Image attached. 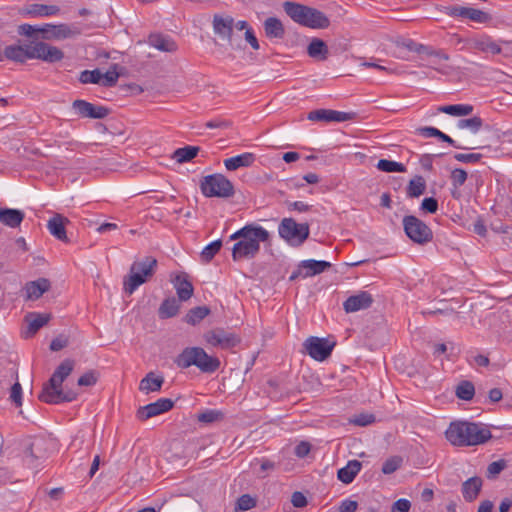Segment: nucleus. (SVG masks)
Returning a JSON list of instances; mask_svg holds the SVG:
<instances>
[{
	"instance_id": "nucleus-51",
	"label": "nucleus",
	"mask_w": 512,
	"mask_h": 512,
	"mask_svg": "<svg viewBox=\"0 0 512 512\" xmlns=\"http://www.w3.org/2000/svg\"><path fill=\"white\" fill-rule=\"evenodd\" d=\"M402 463L401 456H391L384 461L381 471L386 475L392 474L401 467Z\"/></svg>"
},
{
	"instance_id": "nucleus-50",
	"label": "nucleus",
	"mask_w": 512,
	"mask_h": 512,
	"mask_svg": "<svg viewBox=\"0 0 512 512\" xmlns=\"http://www.w3.org/2000/svg\"><path fill=\"white\" fill-rule=\"evenodd\" d=\"M102 80V73L99 69L84 70L80 73L79 81L83 84H99Z\"/></svg>"
},
{
	"instance_id": "nucleus-31",
	"label": "nucleus",
	"mask_w": 512,
	"mask_h": 512,
	"mask_svg": "<svg viewBox=\"0 0 512 512\" xmlns=\"http://www.w3.org/2000/svg\"><path fill=\"white\" fill-rule=\"evenodd\" d=\"M50 320L49 314L41 313H29L25 317V321L28 323L27 336L34 335L39 329L45 326Z\"/></svg>"
},
{
	"instance_id": "nucleus-59",
	"label": "nucleus",
	"mask_w": 512,
	"mask_h": 512,
	"mask_svg": "<svg viewBox=\"0 0 512 512\" xmlns=\"http://www.w3.org/2000/svg\"><path fill=\"white\" fill-rule=\"evenodd\" d=\"M10 399L16 406L22 405V387L18 381L11 387Z\"/></svg>"
},
{
	"instance_id": "nucleus-46",
	"label": "nucleus",
	"mask_w": 512,
	"mask_h": 512,
	"mask_svg": "<svg viewBox=\"0 0 512 512\" xmlns=\"http://www.w3.org/2000/svg\"><path fill=\"white\" fill-rule=\"evenodd\" d=\"M502 52L501 40L495 41L490 36H482V53L498 55Z\"/></svg>"
},
{
	"instance_id": "nucleus-17",
	"label": "nucleus",
	"mask_w": 512,
	"mask_h": 512,
	"mask_svg": "<svg viewBox=\"0 0 512 512\" xmlns=\"http://www.w3.org/2000/svg\"><path fill=\"white\" fill-rule=\"evenodd\" d=\"M2 55L9 60L24 63L28 59H34V44L25 43L23 45L7 46Z\"/></svg>"
},
{
	"instance_id": "nucleus-45",
	"label": "nucleus",
	"mask_w": 512,
	"mask_h": 512,
	"mask_svg": "<svg viewBox=\"0 0 512 512\" xmlns=\"http://www.w3.org/2000/svg\"><path fill=\"white\" fill-rule=\"evenodd\" d=\"M221 247H222L221 239H216V240L212 241L211 243H209L208 245H206L203 248V250L201 252V259L206 263L210 262L215 257V255L219 252Z\"/></svg>"
},
{
	"instance_id": "nucleus-54",
	"label": "nucleus",
	"mask_w": 512,
	"mask_h": 512,
	"mask_svg": "<svg viewBox=\"0 0 512 512\" xmlns=\"http://www.w3.org/2000/svg\"><path fill=\"white\" fill-rule=\"evenodd\" d=\"M117 64H114L110 70H108L106 73L102 74V80L101 85L104 87H113L116 85L119 73L116 71Z\"/></svg>"
},
{
	"instance_id": "nucleus-63",
	"label": "nucleus",
	"mask_w": 512,
	"mask_h": 512,
	"mask_svg": "<svg viewBox=\"0 0 512 512\" xmlns=\"http://www.w3.org/2000/svg\"><path fill=\"white\" fill-rule=\"evenodd\" d=\"M421 209L428 213H435L438 209V202L433 197L424 198L421 203Z\"/></svg>"
},
{
	"instance_id": "nucleus-42",
	"label": "nucleus",
	"mask_w": 512,
	"mask_h": 512,
	"mask_svg": "<svg viewBox=\"0 0 512 512\" xmlns=\"http://www.w3.org/2000/svg\"><path fill=\"white\" fill-rule=\"evenodd\" d=\"M426 183L422 176H415L413 179L410 180L408 186H407V196L410 198H416L422 195L425 191Z\"/></svg>"
},
{
	"instance_id": "nucleus-11",
	"label": "nucleus",
	"mask_w": 512,
	"mask_h": 512,
	"mask_svg": "<svg viewBox=\"0 0 512 512\" xmlns=\"http://www.w3.org/2000/svg\"><path fill=\"white\" fill-rule=\"evenodd\" d=\"M505 138H508L507 133H500L499 130L490 126L482 128V157H488L491 154H497L500 146Z\"/></svg>"
},
{
	"instance_id": "nucleus-33",
	"label": "nucleus",
	"mask_w": 512,
	"mask_h": 512,
	"mask_svg": "<svg viewBox=\"0 0 512 512\" xmlns=\"http://www.w3.org/2000/svg\"><path fill=\"white\" fill-rule=\"evenodd\" d=\"M149 44L164 52H174L177 50L176 43L169 36L162 34H151Z\"/></svg>"
},
{
	"instance_id": "nucleus-64",
	"label": "nucleus",
	"mask_w": 512,
	"mask_h": 512,
	"mask_svg": "<svg viewBox=\"0 0 512 512\" xmlns=\"http://www.w3.org/2000/svg\"><path fill=\"white\" fill-rule=\"evenodd\" d=\"M410 508L411 502L405 498H401L393 503L391 512H408Z\"/></svg>"
},
{
	"instance_id": "nucleus-32",
	"label": "nucleus",
	"mask_w": 512,
	"mask_h": 512,
	"mask_svg": "<svg viewBox=\"0 0 512 512\" xmlns=\"http://www.w3.org/2000/svg\"><path fill=\"white\" fill-rule=\"evenodd\" d=\"M307 53L311 58L326 60L329 55L327 44L319 38H313L307 47Z\"/></svg>"
},
{
	"instance_id": "nucleus-36",
	"label": "nucleus",
	"mask_w": 512,
	"mask_h": 512,
	"mask_svg": "<svg viewBox=\"0 0 512 512\" xmlns=\"http://www.w3.org/2000/svg\"><path fill=\"white\" fill-rule=\"evenodd\" d=\"M480 493V478L471 477L462 484V494L466 501L475 500Z\"/></svg>"
},
{
	"instance_id": "nucleus-21",
	"label": "nucleus",
	"mask_w": 512,
	"mask_h": 512,
	"mask_svg": "<svg viewBox=\"0 0 512 512\" xmlns=\"http://www.w3.org/2000/svg\"><path fill=\"white\" fill-rule=\"evenodd\" d=\"M445 13L453 18L460 20H470L476 23L480 22V9L461 5H450L445 7Z\"/></svg>"
},
{
	"instance_id": "nucleus-38",
	"label": "nucleus",
	"mask_w": 512,
	"mask_h": 512,
	"mask_svg": "<svg viewBox=\"0 0 512 512\" xmlns=\"http://www.w3.org/2000/svg\"><path fill=\"white\" fill-rule=\"evenodd\" d=\"M180 305L178 300L173 298L165 299L159 307L158 313L161 319H167L177 315Z\"/></svg>"
},
{
	"instance_id": "nucleus-30",
	"label": "nucleus",
	"mask_w": 512,
	"mask_h": 512,
	"mask_svg": "<svg viewBox=\"0 0 512 512\" xmlns=\"http://www.w3.org/2000/svg\"><path fill=\"white\" fill-rule=\"evenodd\" d=\"M265 35L269 39H282L285 36V28L280 19L268 17L263 23Z\"/></svg>"
},
{
	"instance_id": "nucleus-19",
	"label": "nucleus",
	"mask_w": 512,
	"mask_h": 512,
	"mask_svg": "<svg viewBox=\"0 0 512 512\" xmlns=\"http://www.w3.org/2000/svg\"><path fill=\"white\" fill-rule=\"evenodd\" d=\"M195 366L203 373H214L221 365L217 357L210 356L201 347H195Z\"/></svg>"
},
{
	"instance_id": "nucleus-7",
	"label": "nucleus",
	"mask_w": 512,
	"mask_h": 512,
	"mask_svg": "<svg viewBox=\"0 0 512 512\" xmlns=\"http://www.w3.org/2000/svg\"><path fill=\"white\" fill-rule=\"evenodd\" d=\"M205 343L214 348L231 349L240 343V338L222 328L209 330L203 335Z\"/></svg>"
},
{
	"instance_id": "nucleus-57",
	"label": "nucleus",
	"mask_w": 512,
	"mask_h": 512,
	"mask_svg": "<svg viewBox=\"0 0 512 512\" xmlns=\"http://www.w3.org/2000/svg\"><path fill=\"white\" fill-rule=\"evenodd\" d=\"M376 420L375 415L368 414V413H361L359 415H356L352 420L351 423H353L356 426L365 427L372 423H374Z\"/></svg>"
},
{
	"instance_id": "nucleus-47",
	"label": "nucleus",
	"mask_w": 512,
	"mask_h": 512,
	"mask_svg": "<svg viewBox=\"0 0 512 512\" xmlns=\"http://www.w3.org/2000/svg\"><path fill=\"white\" fill-rule=\"evenodd\" d=\"M456 396L462 400H471L475 394L474 385L469 381H462L456 387L455 391Z\"/></svg>"
},
{
	"instance_id": "nucleus-9",
	"label": "nucleus",
	"mask_w": 512,
	"mask_h": 512,
	"mask_svg": "<svg viewBox=\"0 0 512 512\" xmlns=\"http://www.w3.org/2000/svg\"><path fill=\"white\" fill-rule=\"evenodd\" d=\"M212 26L214 33L226 40L232 48H240V41L234 37V19L231 16L215 14Z\"/></svg>"
},
{
	"instance_id": "nucleus-27",
	"label": "nucleus",
	"mask_w": 512,
	"mask_h": 512,
	"mask_svg": "<svg viewBox=\"0 0 512 512\" xmlns=\"http://www.w3.org/2000/svg\"><path fill=\"white\" fill-rule=\"evenodd\" d=\"M29 221H44L46 224H71V220L62 214L52 211H38L28 218Z\"/></svg>"
},
{
	"instance_id": "nucleus-28",
	"label": "nucleus",
	"mask_w": 512,
	"mask_h": 512,
	"mask_svg": "<svg viewBox=\"0 0 512 512\" xmlns=\"http://www.w3.org/2000/svg\"><path fill=\"white\" fill-rule=\"evenodd\" d=\"M362 463L358 460H350L347 465L337 472L338 479L344 484H350L360 472Z\"/></svg>"
},
{
	"instance_id": "nucleus-18",
	"label": "nucleus",
	"mask_w": 512,
	"mask_h": 512,
	"mask_svg": "<svg viewBox=\"0 0 512 512\" xmlns=\"http://www.w3.org/2000/svg\"><path fill=\"white\" fill-rule=\"evenodd\" d=\"M372 303V295L367 291H361L358 294L349 296L343 303V309L346 313H354L369 308Z\"/></svg>"
},
{
	"instance_id": "nucleus-29",
	"label": "nucleus",
	"mask_w": 512,
	"mask_h": 512,
	"mask_svg": "<svg viewBox=\"0 0 512 512\" xmlns=\"http://www.w3.org/2000/svg\"><path fill=\"white\" fill-rule=\"evenodd\" d=\"M256 160L253 153L246 152L224 160V165L227 170L235 171L241 167H249Z\"/></svg>"
},
{
	"instance_id": "nucleus-55",
	"label": "nucleus",
	"mask_w": 512,
	"mask_h": 512,
	"mask_svg": "<svg viewBox=\"0 0 512 512\" xmlns=\"http://www.w3.org/2000/svg\"><path fill=\"white\" fill-rule=\"evenodd\" d=\"M257 504L256 498L249 494L241 495L236 502V509L247 511L254 508Z\"/></svg>"
},
{
	"instance_id": "nucleus-56",
	"label": "nucleus",
	"mask_w": 512,
	"mask_h": 512,
	"mask_svg": "<svg viewBox=\"0 0 512 512\" xmlns=\"http://www.w3.org/2000/svg\"><path fill=\"white\" fill-rule=\"evenodd\" d=\"M74 368V361L71 359H65L60 363V365L55 369L54 373L58 375L62 379H66Z\"/></svg>"
},
{
	"instance_id": "nucleus-6",
	"label": "nucleus",
	"mask_w": 512,
	"mask_h": 512,
	"mask_svg": "<svg viewBox=\"0 0 512 512\" xmlns=\"http://www.w3.org/2000/svg\"><path fill=\"white\" fill-rule=\"evenodd\" d=\"M200 188L206 197L228 198L234 194L233 184L222 174L203 177Z\"/></svg>"
},
{
	"instance_id": "nucleus-26",
	"label": "nucleus",
	"mask_w": 512,
	"mask_h": 512,
	"mask_svg": "<svg viewBox=\"0 0 512 512\" xmlns=\"http://www.w3.org/2000/svg\"><path fill=\"white\" fill-rule=\"evenodd\" d=\"M50 288V282L46 278H39L35 281L28 282L25 285L27 299L35 300L40 298Z\"/></svg>"
},
{
	"instance_id": "nucleus-13",
	"label": "nucleus",
	"mask_w": 512,
	"mask_h": 512,
	"mask_svg": "<svg viewBox=\"0 0 512 512\" xmlns=\"http://www.w3.org/2000/svg\"><path fill=\"white\" fill-rule=\"evenodd\" d=\"M174 406V401L169 398H160L153 403L138 408L136 417L140 421H146L152 417L158 416L171 410Z\"/></svg>"
},
{
	"instance_id": "nucleus-1",
	"label": "nucleus",
	"mask_w": 512,
	"mask_h": 512,
	"mask_svg": "<svg viewBox=\"0 0 512 512\" xmlns=\"http://www.w3.org/2000/svg\"><path fill=\"white\" fill-rule=\"evenodd\" d=\"M268 238L269 233L262 226H242L230 236L231 240L236 241L232 248L233 260L254 258L260 251V242H265Z\"/></svg>"
},
{
	"instance_id": "nucleus-2",
	"label": "nucleus",
	"mask_w": 512,
	"mask_h": 512,
	"mask_svg": "<svg viewBox=\"0 0 512 512\" xmlns=\"http://www.w3.org/2000/svg\"><path fill=\"white\" fill-rule=\"evenodd\" d=\"M284 11L296 23L312 29H325L330 25L328 17L315 8L294 2H285Z\"/></svg>"
},
{
	"instance_id": "nucleus-35",
	"label": "nucleus",
	"mask_w": 512,
	"mask_h": 512,
	"mask_svg": "<svg viewBox=\"0 0 512 512\" xmlns=\"http://www.w3.org/2000/svg\"><path fill=\"white\" fill-rule=\"evenodd\" d=\"M164 383L162 376H155L153 372H149L141 381L139 389L142 392H156L159 391Z\"/></svg>"
},
{
	"instance_id": "nucleus-24",
	"label": "nucleus",
	"mask_w": 512,
	"mask_h": 512,
	"mask_svg": "<svg viewBox=\"0 0 512 512\" xmlns=\"http://www.w3.org/2000/svg\"><path fill=\"white\" fill-rule=\"evenodd\" d=\"M60 8L57 5L29 4L23 9V14L32 17H47L59 14Z\"/></svg>"
},
{
	"instance_id": "nucleus-61",
	"label": "nucleus",
	"mask_w": 512,
	"mask_h": 512,
	"mask_svg": "<svg viewBox=\"0 0 512 512\" xmlns=\"http://www.w3.org/2000/svg\"><path fill=\"white\" fill-rule=\"evenodd\" d=\"M451 179L454 186H461L467 179V173L463 169L456 168L451 173Z\"/></svg>"
},
{
	"instance_id": "nucleus-12",
	"label": "nucleus",
	"mask_w": 512,
	"mask_h": 512,
	"mask_svg": "<svg viewBox=\"0 0 512 512\" xmlns=\"http://www.w3.org/2000/svg\"><path fill=\"white\" fill-rule=\"evenodd\" d=\"M355 112H342L332 109H316L307 114V119L315 122H345L353 120Z\"/></svg>"
},
{
	"instance_id": "nucleus-23",
	"label": "nucleus",
	"mask_w": 512,
	"mask_h": 512,
	"mask_svg": "<svg viewBox=\"0 0 512 512\" xmlns=\"http://www.w3.org/2000/svg\"><path fill=\"white\" fill-rule=\"evenodd\" d=\"M173 283L180 301H187L191 298L194 288L186 273L178 274Z\"/></svg>"
},
{
	"instance_id": "nucleus-8",
	"label": "nucleus",
	"mask_w": 512,
	"mask_h": 512,
	"mask_svg": "<svg viewBox=\"0 0 512 512\" xmlns=\"http://www.w3.org/2000/svg\"><path fill=\"white\" fill-rule=\"evenodd\" d=\"M335 346V342L327 338H319L311 336L305 340L303 347L306 353L317 361H324L327 359Z\"/></svg>"
},
{
	"instance_id": "nucleus-37",
	"label": "nucleus",
	"mask_w": 512,
	"mask_h": 512,
	"mask_svg": "<svg viewBox=\"0 0 512 512\" xmlns=\"http://www.w3.org/2000/svg\"><path fill=\"white\" fill-rule=\"evenodd\" d=\"M438 111L451 116L459 117L470 115L473 112V106L469 104H454L439 106Z\"/></svg>"
},
{
	"instance_id": "nucleus-40",
	"label": "nucleus",
	"mask_w": 512,
	"mask_h": 512,
	"mask_svg": "<svg viewBox=\"0 0 512 512\" xmlns=\"http://www.w3.org/2000/svg\"><path fill=\"white\" fill-rule=\"evenodd\" d=\"M195 356V347H186L178 354L174 362L179 368L186 369L195 366Z\"/></svg>"
},
{
	"instance_id": "nucleus-10",
	"label": "nucleus",
	"mask_w": 512,
	"mask_h": 512,
	"mask_svg": "<svg viewBox=\"0 0 512 512\" xmlns=\"http://www.w3.org/2000/svg\"><path fill=\"white\" fill-rule=\"evenodd\" d=\"M72 109L80 118L104 119L110 113L109 108L82 99L74 100L72 102Z\"/></svg>"
},
{
	"instance_id": "nucleus-49",
	"label": "nucleus",
	"mask_w": 512,
	"mask_h": 512,
	"mask_svg": "<svg viewBox=\"0 0 512 512\" xmlns=\"http://www.w3.org/2000/svg\"><path fill=\"white\" fill-rule=\"evenodd\" d=\"M224 417L223 413L220 410L216 409H207L198 414L197 419L201 423H213L219 420H222Z\"/></svg>"
},
{
	"instance_id": "nucleus-34",
	"label": "nucleus",
	"mask_w": 512,
	"mask_h": 512,
	"mask_svg": "<svg viewBox=\"0 0 512 512\" xmlns=\"http://www.w3.org/2000/svg\"><path fill=\"white\" fill-rule=\"evenodd\" d=\"M25 220L22 210L0 207V222L2 224H21Z\"/></svg>"
},
{
	"instance_id": "nucleus-60",
	"label": "nucleus",
	"mask_w": 512,
	"mask_h": 512,
	"mask_svg": "<svg viewBox=\"0 0 512 512\" xmlns=\"http://www.w3.org/2000/svg\"><path fill=\"white\" fill-rule=\"evenodd\" d=\"M205 126L210 129H228L232 126V122L227 119L217 118L206 122Z\"/></svg>"
},
{
	"instance_id": "nucleus-4",
	"label": "nucleus",
	"mask_w": 512,
	"mask_h": 512,
	"mask_svg": "<svg viewBox=\"0 0 512 512\" xmlns=\"http://www.w3.org/2000/svg\"><path fill=\"white\" fill-rule=\"evenodd\" d=\"M157 267V260L152 256H146L141 260L134 261L130 267L129 274L124 277L123 289L126 293H134L139 286L151 278Z\"/></svg>"
},
{
	"instance_id": "nucleus-16",
	"label": "nucleus",
	"mask_w": 512,
	"mask_h": 512,
	"mask_svg": "<svg viewBox=\"0 0 512 512\" xmlns=\"http://www.w3.org/2000/svg\"><path fill=\"white\" fill-rule=\"evenodd\" d=\"M64 58L61 49L51 46L45 42L34 43V59H39L48 63H56Z\"/></svg>"
},
{
	"instance_id": "nucleus-5",
	"label": "nucleus",
	"mask_w": 512,
	"mask_h": 512,
	"mask_svg": "<svg viewBox=\"0 0 512 512\" xmlns=\"http://www.w3.org/2000/svg\"><path fill=\"white\" fill-rule=\"evenodd\" d=\"M63 382L64 379L53 373L49 381L44 384L39 399L47 404H60L76 400L77 393L72 390L64 391L62 389Z\"/></svg>"
},
{
	"instance_id": "nucleus-53",
	"label": "nucleus",
	"mask_w": 512,
	"mask_h": 512,
	"mask_svg": "<svg viewBox=\"0 0 512 512\" xmlns=\"http://www.w3.org/2000/svg\"><path fill=\"white\" fill-rule=\"evenodd\" d=\"M503 23L504 21L498 13L482 11V24H485L488 27L497 28Z\"/></svg>"
},
{
	"instance_id": "nucleus-39",
	"label": "nucleus",
	"mask_w": 512,
	"mask_h": 512,
	"mask_svg": "<svg viewBox=\"0 0 512 512\" xmlns=\"http://www.w3.org/2000/svg\"><path fill=\"white\" fill-rule=\"evenodd\" d=\"M417 132L423 137H436L439 140L446 142L456 148H461L460 146L456 145L455 141L450 136H448L447 134L443 133L442 131L435 127H420L417 129Z\"/></svg>"
},
{
	"instance_id": "nucleus-41",
	"label": "nucleus",
	"mask_w": 512,
	"mask_h": 512,
	"mask_svg": "<svg viewBox=\"0 0 512 512\" xmlns=\"http://www.w3.org/2000/svg\"><path fill=\"white\" fill-rule=\"evenodd\" d=\"M200 148L197 146H185L174 151L172 158L178 163H185L195 158Z\"/></svg>"
},
{
	"instance_id": "nucleus-22",
	"label": "nucleus",
	"mask_w": 512,
	"mask_h": 512,
	"mask_svg": "<svg viewBox=\"0 0 512 512\" xmlns=\"http://www.w3.org/2000/svg\"><path fill=\"white\" fill-rule=\"evenodd\" d=\"M405 234L417 244H425L433 239V232L430 226H403Z\"/></svg>"
},
{
	"instance_id": "nucleus-62",
	"label": "nucleus",
	"mask_w": 512,
	"mask_h": 512,
	"mask_svg": "<svg viewBox=\"0 0 512 512\" xmlns=\"http://www.w3.org/2000/svg\"><path fill=\"white\" fill-rule=\"evenodd\" d=\"M96 382L97 376L94 371L86 372L78 379L79 386H93Z\"/></svg>"
},
{
	"instance_id": "nucleus-3",
	"label": "nucleus",
	"mask_w": 512,
	"mask_h": 512,
	"mask_svg": "<svg viewBox=\"0 0 512 512\" xmlns=\"http://www.w3.org/2000/svg\"><path fill=\"white\" fill-rule=\"evenodd\" d=\"M445 437L455 447L476 446L480 444V426L468 421H452L445 431Z\"/></svg>"
},
{
	"instance_id": "nucleus-25",
	"label": "nucleus",
	"mask_w": 512,
	"mask_h": 512,
	"mask_svg": "<svg viewBox=\"0 0 512 512\" xmlns=\"http://www.w3.org/2000/svg\"><path fill=\"white\" fill-rule=\"evenodd\" d=\"M299 267L304 269L303 278L311 277L324 272L331 267V263L324 260H303Z\"/></svg>"
},
{
	"instance_id": "nucleus-14",
	"label": "nucleus",
	"mask_w": 512,
	"mask_h": 512,
	"mask_svg": "<svg viewBox=\"0 0 512 512\" xmlns=\"http://www.w3.org/2000/svg\"><path fill=\"white\" fill-rule=\"evenodd\" d=\"M39 31L42 33V37L45 40H62L72 38L80 34V30L77 27H73L64 23L58 25L45 24L39 29Z\"/></svg>"
},
{
	"instance_id": "nucleus-15",
	"label": "nucleus",
	"mask_w": 512,
	"mask_h": 512,
	"mask_svg": "<svg viewBox=\"0 0 512 512\" xmlns=\"http://www.w3.org/2000/svg\"><path fill=\"white\" fill-rule=\"evenodd\" d=\"M279 235L292 246L301 245L309 236V226H278Z\"/></svg>"
},
{
	"instance_id": "nucleus-48",
	"label": "nucleus",
	"mask_w": 512,
	"mask_h": 512,
	"mask_svg": "<svg viewBox=\"0 0 512 512\" xmlns=\"http://www.w3.org/2000/svg\"><path fill=\"white\" fill-rule=\"evenodd\" d=\"M51 235L64 243L74 241V236L71 232H67L66 226H47Z\"/></svg>"
},
{
	"instance_id": "nucleus-20",
	"label": "nucleus",
	"mask_w": 512,
	"mask_h": 512,
	"mask_svg": "<svg viewBox=\"0 0 512 512\" xmlns=\"http://www.w3.org/2000/svg\"><path fill=\"white\" fill-rule=\"evenodd\" d=\"M41 440L33 441L24 451L23 461L24 463L33 469L40 466L41 460L45 458V453L42 451Z\"/></svg>"
},
{
	"instance_id": "nucleus-58",
	"label": "nucleus",
	"mask_w": 512,
	"mask_h": 512,
	"mask_svg": "<svg viewBox=\"0 0 512 512\" xmlns=\"http://www.w3.org/2000/svg\"><path fill=\"white\" fill-rule=\"evenodd\" d=\"M458 127L461 129L469 128L476 133L480 129V117L475 116L470 119H461L458 121Z\"/></svg>"
},
{
	"instance_id": "nucleus-52",
	"label": "nucleus",
	"mask_w": 512,
	"mask_h": 512,
	"mask_svg": "<svg viewBox=\"0 0 512 512\" xmlns=\"http://www.w3.org/2000/svg\"><path fill=\"white\" fill-rule=\"evenodd\" d=\"M507 467V461L499 459L490 463L486 470V477L488 479H495Z\"/></svg>"
},
{
	"instance_id": "nucleus-44",
	"label": "nucleus",
	"mask_w": 512,
	"mask_h": 512,
	"mask_svg": "<svg viewBox=\"0 0 512 512\" xmlns=\"http://www.w3.org/2000/svg\"><path fill=\"white\" fill-rule=\"evenodd\" d=\"M210 309L206 306H198L189 310L185 320L191 325H196L202 321L207 315H209Z\"/></svg>"
},
{
	"instance_id": "nucleus-43",
	"label": "nucleus",
	"mask_w": 512,
	"mask_h": 512,
	"mask_svg": "<svg viewBox=\"0 0 512 512\" xmlns=\"http://www.w3.org/2000/svg\"><path fill=\"white\" fill-rule=\"evenodd\" d=\"M377 169L382 172L392 173V172H399L404 173L406 172L407 168L404 164L400 162H396L393 160L388 159H380L376 165Z\"/></svg>"
}]
</instances>
